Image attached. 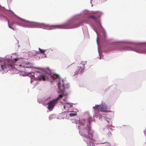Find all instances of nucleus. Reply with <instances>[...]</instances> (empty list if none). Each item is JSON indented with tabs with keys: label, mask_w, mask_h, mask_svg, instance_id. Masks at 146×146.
Instances as JSON below:
<instances>
[{
	"label": "nucleus",
	"mask_w": 146,
	"mask_h": 146,
	"mask_svg": "<svg viewBox=\"0 0 146 146\" xmlns=\"http://www.w3.org/2000/svg\"><path fill=\"white\" fill-rule=\"evenodd\" d=\"M21 19V21L22 22L24 23H26V24H29L30 23H36L33 22H31L28 21H26L24 19Z\"/></svg>",
	"instance_id": "1a4fd4ad"
},
{
	"label": "nucleus",
	"mask_w": 146,
	"mask_h": 146,
	"mask_svg": "<svg viewBox=\"0 0 146 146\" xmlns=\"http://www.w3.org/2000/svg\"><path fill=\"white\" fill-rule=\"evenodd\" d=\"M107 135L108 137H110L111 136V133L110 132H109L107 134Z\"/></svg>",
	"instance_id": "2eb2a0df"
},
{
	"label": "nucleus",
	"mask_w": 146,
	"mask_h": 146,
	"mask_svg": "<svg viewBox=\"0 0 146 146\" xmlns=\"http://www.w3.org/2000/svg\"><path fill=\"white\" fill-rule=\"evenodd\" d=\"M19 66L21 68H29V67L27 66V65L26 64H21L19 65Z\"/></svg>",
	"instance_id": "9d476101"
},
{
	"label": "nucleus",
	"mask_w": 146,
	"mask_h": 146,
	"mask_svg": "<svg viewBox=\"0 0 146 146\" xmlns=\"http://www.w3.org/2000/svg\"><path fill=\"white\" fill-rule=\"evenodd\" d=\"M58 89L59 90H60V93H63V91L62 90H61L60 89V87H59V85H58Z\"/></svg>",
	"instance_id": "aec40b11"
},
{
	"label": "nucleus",
	"mask_w": 146,
	"mask_h": 146,
	"mask_svg": "<svg viewBox=\"0 0 146 146\" xmlns=\"http://www.w3.org/2000/svg\"><path fill=\"white\" fill-rule=\"evenodd\" d=\"M39 49L40 51V52L42 54H43V53L45 51V50H42L40 48H39Z\"/></svg>",
	"instance_id": "dca6fc26"
},
{
	"label": "nucleus",
	"mask_w": 146,
	"mask_h": 146,
	"mask_svg": "<svg viewBox=\"0 0 146 146\" xmlns=\"http://www.w3.org/2000/svg\"><path fill=\"white\" fill-rule=\"evenodd\" d=\"M52 115H50L49 116V118H51V117H52Z\"/></svg>",
	"instance_id": "b1692460"
},
{
	"label": "nucleus",
	"mask_w": 146,
	"mask_h": 146,
	"mask_svg": "<svg viewBox=\"0 0 146 146\" xmlns=\"http://www.w3.org/2000/svg\"><path fill=\"white\" fill-rule=\"evenodd\" d=\"M94 19L95 21H96V19Z\"/></svg>",
	"instance_id": "a878e982"
},
{
	"label": "nucleus",
	"mask_w": 146,
	"mask_h": 146,
	"mask_svg": "<svg viewBox=\"0 0 146 146\" xmlns=\"http://www.w3.org/2000/svg\"><path fill=\"white\" fill-rule=\"evenodd\" d=\"M83 22H81L79 23L76 24L75 26L73 27H76L80 26L81 25H82Z\"/></svg>",
	"instance_id": "9b49d317"
},
{
	"label": "nucleus",
	"mask_w": 146,
	"mask_h": 146,
	"mask_svg": "<svg viewBox=\"0 0 146 146\" xmlns=\"http://www.w3.org/2000/svg\"><path fill=\"white\" fill-rule=\"evenodd\" d=\"M55 26H53V25H51V26H49V25H48V26L47 27L48 28V29H52V28H51V27H55Z\"/></svg>",
	"instance_id": "a211bd4d"
},
{
	"label": "nucleus",
	"mask_w": 146,
	"mask_h": 146,
	"mask_svg": "<svg viewBox=\"0 0 146 146\" xmlns=\"http://www.w3.org/2000/svg\"><path fill=\"white\" fill-rule=\"evenodd\" d=\"M100 26L102 28V26H101V24H100Z\"/></svg>",
	"instance_id": "393cba45"
},
{
	"label": "nucleus",
	"mask_w": 146,
	"mask_h": 146,
	"mask_svg": "<svg viewBox=\"0 0 146 146\" xmlns=\"http://www.w3.org/2000/svg\"><path fill=\"white\" fill-rule=\"evenodd\" d=\"M14 60L15 61H17L18 60V59H17V58H15Z\"/></svg>",
	"instance_id": "4be33fe9"
},
{
	"label": "nucleus",
	"mask_w": 146,
	"mask_h": 146,
	"mask_svg": "<svg viewBox=\"0 0 146 146\" xmlns=\"http://www.w3.org/2000/svg\"><path fill=\"white\" fill-rule=\"evenodd\" d=\"M58 101V98H56L49 102L48 103V109L49 110H50L52 109L53 108H54Z\"/></svg>",
	"instance_id": "39448f33"
},
{
	"label": "nucleus",
	"mask_w": 146,
	"mask_h": 146,
	"mask_svg": "<svg viewBox=\"0 0 146 146\" xmlns=\"http://www.w3.org/2000/svg\"><path fill=\"white\" fill-rule=\"evenodd\" d=\"M62 87L63 88V89H64V84H63L62 85Z\"/></svg>",
	"instance_id": "5701e85b"
},
{
	"label": "nucleus",
	"mask_w": 146,
	"mask_h": 146,
	"mask_svg": "<svg viewBox=\"0 0 146 146\" xmlns=\"http://www.w3.org/2000/svg\"><path fill=\"white\" fill-rule=\"evenodd\" d=\"M30 73L33 74V75H32L30 76L31 79V82L33 81L34 79L39 81L42 80L44 81L49 79L50 78L54 80L60 78L59 75L56 74H53L52 75L50 74H48V76H47L37 71H35V72H31Z\"/></svg>",
	"instance_id": "f257e3e1"
},
{
	"label": "nucleus",
	"mask_w": 146,
	"mask_h": 146,
	"mask_svg": "<svg viewBox=\"0 0 146 146\" xmlns=\"http://www.w3.org/2000/svg\"><path fill=\"white\" fill-rule=\"evenodd\" d=\"M131 47H132L131 46ZM133 48L131 47L128 46H123L120 48V49L121 50H133L134 51L138 53H144L146 54V50H141L140 48H133Z\"/></svg>",
	"instance_id": "20e7f679"
},
{
	"label": "nucleus",
	"mask_w": 146,
	"mask_h": 146,
	"mask_svg": "<svg viewBox=\"0 0 146 146\" xmlns=\"http://www.w3.org/2000/svg\"><path fill=\"white\" fill-rule=\"evenodd\" d=\"M133 45L134 46H135V45Z\"/></svg>",
	"instance_id": "cd10ccee"
},
{
	"label": "nucleus",
	"mask_w": 146,
	"mask_h": 146,
	"mask_svg": "<svg viewBox=\"0 0 146 146\" xmlns=\"http://www.w3.org/2000/svg\"><path fill=\"white\" fill-rule=\"evenodd\" d=\"M90 18H95V17L94 16H92Z\"/></svg>",
	"instance_id": "412c9836"
},
{
	"label": "nucleus",
	"mask_w": 146,
	"mask_h": 146,
	"mask_svg": "<svg viewBox=\"0 0 146 146\" xmlns=\"http://www.w3.org/2000/svg\"><path fill=\"white\" fill-rule=\"evenodd\" d=\"M103 107V106H100V109L101 110V111H105V109Z\"/></svg>",
	"instance_id": "f8f14e48"
},
{
	"label": "nucleus",
	"mask_w": 146,
	"mask_h": 146,
	"mask_svg": "<svg viewBox=\"0 0 146 146\" xmlns=\"http://www.w3.org/2000/svg\"><path fill=\"white\" fill-rule=\"evenodd\" d=\"M91 128L88 126L86 127L80 129L79 133L80 135L86 138H91L92 137V135L90 133Z\"/></svg>",
	"instance_id": "7ed1b4c3"
},
{
	"label": "nucleus",
	"mask_w": 146,
	"mask_h": 146,
	"mask_svg": "<svg viewBox=\"0 0 146 146\" xmlns=\"http://www.w3.org/2000/svg\"><path fill=\"white\" fill-rule=\"evenodd\" d=\"M84 64H80L76 68V71L75 72V75H77L78 73H82L84 72Z\"/></svg>",
	"instance_id": "423d86ee"
},
{
	"label": "nucleus",
	"mask_w": 146,
	"mask_h": 146,
	"mask_svg": "<svg viewBox=\"0 0 146 146\" xmlns=\"http://www.w3.org/2000/svg\"><path fill=\"white\" fill-rule=\"evenodd\" d=\"M88 121L89 123L90 124L91 122L92 121V118L91 117H89L88 119Z\"/></svg>",
	"instance_id": "ddd939ff"
},
{
	"label": "nucleus",
	"mask_w": 146,
	"mask_h": 146,
	"mask_svg": "<svg viewBox=\"0 0 146 146\" xmlns=\"http://www.w3.org/2000/svg\"><path fill=\"white\" fill-rule=\"evenodd\" d=\"M93 109H94V110H98L99 111H101L100 109V105H96L95 106L93 107Z\"/></svg>",
	"instance_id": "6e6552de"
},
{
	"label": "nucleus",
	"mask_w": 146,
	"mask_h": 146,
	"mask_svg": "<svg viewBox=\"0 0 146 146\" xmlns=\"http://www.w3.org/2000/svg\"><path fill=\"white\" fill-rule=\"evenodd\" d=\"M77 115V114L76 113H70L69 114L70 116L71 117L75 116L76 115Z\"/></svg>",
	"instance_id": "4468645a"
},
{
	"label": "nucleus",
	"mask_w": 146,
	"mask_h": 146,
	"mask_svg": "<svg viewBox=\"0 0 146 146\" xmlns=\"http://www.w3.org/2000/svg\"><path fill=\"white\" fill-rule=\"evenodd\" d=\"M84 13L85 15L88 14L89 13V11L87 10H85L84 11Z\"/></svg>",
	"instance_id": "6ab92c4d"
},
{
	"label": "nucleus",
	"mask_w": 146,
	"mask_h": 146,
	"mask_svg": "<svg viewBox=\"0 0 146 146\" xmlns=\"http://www.w3.org/2000/svg\"><path fill=\"white\" fill-rule=\"evenodd\" d=\"M63 97V95L62 94H60L59 95L58 97L57 98H58V100L60 99V98H62Z\"/></svg>",
	"instance_id": "f3484780"
},
{
	"label": "nucleus",
	"mask_w": 146,
	"mask_h": 146,
	"mask_svg": "<svg viewBox=\"0 0 146 146\" xmlns=\"http://www.w3.org/2000/svg\"><path fill=\"white\" fill-rule=\"evenodd\" d=\"M17 17L18 18H19V19L20 18L18 17L17 16Z\"/></svg>",
	"instance_id": "bb28decb"
},
{
	"label": "nucleus",
	"mask_w": 146,
	"mask_h": 146,
	"mask_svg": "<svg viewBox=\"0 0 146 146\" xmlns=\"http://www.w3.org/2000/svg\"><path fill=\"white\" fill-rule=\"evenodd\" d=\"M12 62L10 59L0 61V72L3 73L11 70L12 68Z\"/></svg>",
	"instance_id": "f03ea898"
},
{
	"label": "nucleus",
	"mask_w": 146,
	"mask_h": 146,
	"mask_svg": "<svg viewBox=\"0 0 146 146\" xmlns=\"http://www.w3.org/2000/svg\"><path fill=\"white\" fill-rule=\"evenodd\" d=\"M87 140L86 141V142L87 143V145L88 146H92L93 145L94 141L92 139V137L91 138H87Z\"/></svg>",
	"instance_id": "0eeeda50"
}]
</instances>
